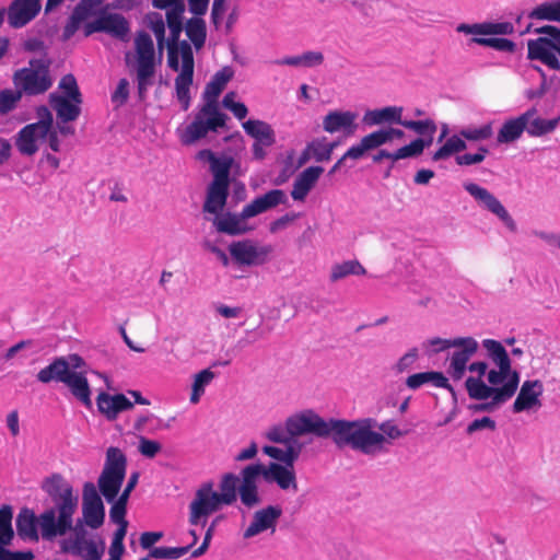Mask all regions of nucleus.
<instances>
[{
  "label": "nucleus",
  "mask_w": 560,
  "mask_h": 560,
  "mask_svg": "<svg viewBox=\"0 0 560 560\" xmlns=\"http://www.w3.org/2000/svg\"><path fill=\"white\" fill-rule=\"evenodd\" d=\"M373 422L363 420L347 422L345 419L320 417L313 409H304L289 416L283 424L270 427L265 435L284 447L265 445L264 454L278 463H270L267 482H275L282 491H298L294 464L303 450L313 443L312 434L317 438H330L339 448L350 447L362 454H371L380 448L384 439L371 431Z\"/></svg>",
  "instance_id": "1"
},
{
  "label": "nucleus",
  "mask_w": 560,
  "mask_h": 560,
  "mask_svg": "<svg viewBox=\"0 0 560 560\" xmlns=\"http://www.w3.org/2000/svg\"><path fill=\"white\" fill-rule=\"evenodd\" d=\"M103 0H80L63 26L61 40L68 42L82 27L85 37L105 33L120 42H128L130 22L119 13L107 12L100 7Z\"/></svg>",
  "instance_id": "2"
},
{
  "label": "nucleus",
  "mask_w": 560,
  "mask_h": 560,
  "mask_svg": "<svg viewBox=\"0 0 560 560\" xmlns=\"http://www.w3.org/2000/svg\"><path fill=\"white\" fill-rule=\"evenodd\" d=\"M40 489L46 493L51 506L43 511V523L45 533L48 530L62 529L66 534L72 528V516L74 515L79 497L74 493L73 486L59 472L45 477L40 482Z\"/></svg>",
  "instance_id": "3"
},
{
  "label": "nucleus",
  "mask_w": 560,
  "mask_h": 560,
  "mask_svg": "<svg viewBox=\"0 0 560 560\" xmlns=\"http://www.w3.org/2000/svg\"><path fill=\"white\" fill-rule=\"evenodd\" d=\"M231 78L232 71L229 68H223L215 72L206 84L202 94L205 104L194 121L186 127L184 136L186 143H192L203 138L209 131H217L225 126L228 116L219 110L218 97Z\"/></svg>",
  "instance_id": "4"
},
{
  "label": "nucleus",
  "mask_w": 560,
  "mask_h": 560,
  "mask_svg": "<svg viewBox=\"0 0 560 560\" xmlns=\"http://www.w3.org/2000/svg\"><path fill=\"white\" fill-rule=\"evenodd\" d=\"M126 455L118 447L110 446L106 452V460L97 479V487L106 502L112 504L109 518L115 524L128 522L126 520L128 503L117 499L126 477Z\"/></svg>",
  "instance_id": "5"
},
{
  "label": "nucleus",
  "mask_w": 560,
  "mask_h": 560,
  "mask_svg": "<svg viewBox=\"0 0 560 560\" xmlns=\"http://www.w3.org/2000/svg\"><path fill=\"white\" fill-rule=\"evenodd\" d=\"M36 380L43 384L62 383L69 388L72 396L88 409L93 406L92 389L88 377L83 373H71L66 357H55L48 365L37 372Z\"/></svg>",
  "instance_id": "6"
},
{
  "label": "nucleus",
  "mask_w": 560,
  "mask_h": 560,
  "mask_svg": "<svg viewBox=\"0 0 560 560\" xmlns=\"http://www.w3.org/2000/svg\"><path fill=\"white\" fill-rule=\"evenodd\" d=\"M538 38L527 40V58L537 60L549 69L560 71V28L553 25L537 27Z\"/></svg>",
  "instance_id": "7"
},
{
  "label": "nucleus",
  "mask_w": 560,
  "mask_h": 560,
  "mask_svg": "<svg viewBox=\"0 0 560 560\" xmlns=\"http://www.w3.org/2000/svg\"><path fill=\"white\" fill-rule=\"evenodd\" d=\"M208 155L213 180L209 184L203 202V210L215 211L228 201L230 186V171L233 163L232 158L215 156L211 151H203Z\"/></svg>",
  "instance_id": "8"
},
{
  "label": "nucleus",
  "mask_w": 560,
  "mask_h": 560,
  "mask_svg": "<svg viewBox=\"0 0 560 560\" xmlns=\"http://www.w3.org/2000/svg\"><path fill=\"white\" fill-rule=\"evenodd\" d=\"M465 387L470 398L478 400L489 399V401L471 404L469 409L472 412H492L510 400L517 390L510 386L490 385L483 380L472 377L466 380Z\"/></svg>",
  "instance_id": "9"
},
{
  "label": "nucleus",
  "mask_w": 560,
  "mask_h": 560,
  "mask_svg": "<svg viewBox=\"0 0 560 560\" xmlns=\"http://www.w3.org/2000/svg\"><path fill=\"white\" fill-rule=\"evenodd\" d=\"M482 347L487 357L495 368L487 373V381L490 385H503L518 388L520 373L512 369L511 359L503 345L494 339L482 340Z\"/></svg>",
  "instance_id": "10"
},
{
  "label": "nucleus",
  "mask_w": 560,
  "mask_h": 560,
  "mask_svg": "<svg viewBox=\"0 0 560 560\" xmlns=\"http://www.w3.org/2000/svg\"><path fill=\"white\" fill-rule=\"evenodd\" d=\"M30 67L19 69L13 74V83L21 95H40L52 86L50 62L46 59H31Z\"/></svg>",
  "instance_id": "11"
},
{
  "label": "nucleus",
  "mask_w": 560,
  "mask_h": 560,
  "mask_svg": "<svg viewBox=\"0 0 560 560\" xmlns=\"http://www.w3.org/2000/svg\"><path fill=\"white\" fill-rule=\"evenodd\" d=\"M15 528L16 534L20 539L26 541L37 542L39 540L38 528L40 529V536L46 541H52L55 538L59 536H65L66 533L62 529L48 530L49 533H45V527L43 523V512L37 516L33 509L27 506H23L20 509L16 517H15Z\"/></svg>",
  "instance_id": "12"
},
{
  "label": "nucleus",
  "mask_w": 560,
  "mask_h": 560,
  "mask_svg": "<svg viewBox=\"0 0 560 560\" xmlns=\"http://www.w3.org/2000/svg\"><path fill=\"white\" fill-rule=\"evenodd\" d=\"M224 505L219 498V493L213 491L212 483H203L195 494L194 500L190 502L189 523L191 525L206 526L207 517L220 510Z\"/></svg>",
  "instance_id": "13"
},
{
  "label": "nucleus",
  "mask_w": 560,
  "mask_h": 560,
  "mask_svg": "<svg viewBox=\"0 0 560 560\" xmlns=\"http://www.w3.org/2000/svg\"><path fill=\"white\" fill-rule=\"evenodd\" d=\"M226 202L215 211L203 210L205 220L211 223L212 229L220 234L237 236L245 232V207L240 212L225 210Z\"/></svg>",
  "instance_id": "14"
},
{
  "label": "nucleus",
  "mask_w": 560,
  "mask_h": 560,
  "mask_svg": "<svg viewBox=\"0 0 560 560\" xmlns=\"http://www.w3.org/2000/svg\"><path fill=\"white\" fill-rule=\"evenodd\" d=\"M454 351L450 357L447 374L454 380L459 381L464 377L469 360L479 349L478 341L472 337H457L453 341Z\"/></svg>",
  "instance_id": "15"
},
{
  "label": "nucleus",
  "mask_w": 560,
  "mask_h": 560,
  "mask_svg": "<svg viewBox=\"0 0 560 560\" xmlns=\"http://www.w3.org/2000/svg\"><path fill=\"white\" fill-rule=\"evenodd\" d=\"M247 137L252 139V155L256 161H262L276 143L272 126L259 119H247Z\"/></svg>",
  "instance_id": "16"
},
{
  "label": "nucleus",
  "mask_w": 560,
  "mask_h": 560,
  "mask_svg": "<svg viewBox=\"0 0 560 560\" xmlns=\"http://www.w3.org/2000/svg\"><path fill=\"white\" fill-rule=\"evenodd\" d=\"M82 514L85 524L92 529H97L104 524L105 506L101 492L97 491L96 486L91 481H86L83 485Z\"/></svg>",
  "instance_id": "17"
},
{
  "label": "nucleus",
  "mask_w": 560,
  "mask_h": 560,
  "mask_svg": "<svg viewBox=\"0 0 560 560\" xmlns=\"http://www.w3.org/2000/svg\"><path fill=\"white\" fill-rule=\"evenodd\" d=\"M465 190L480 202L488 211L495 214L511 231L516 230V224L500 200L488 189L475 183L464 184Z\"/></svg>",
  "instance_id": "18"
},
{
  "label": "nucleus",
  "mask_w": 560,
  "mask_h": 560,
  "mask_svg": "<svg viewBox=\"0 0 560 560\" xmlns=\"http://www.w3.org/2000/svg\"><path fill=\"white\" fill-rule=\"evenodd\" d=\"M283 510L278 504L266 505L253 513L252 521L247 526V537L257 536L262 533L273 535Z\"/></svg>",
  "instance_id": "19"
},
{
  "label": "nucleus",
  "mask_w": 560,
  "mask_h": 560,
  "mask_svg": "<svg viewBox=\"0 0 560 560\" xmlns=\"http://www.w3.org/2000/svg\"><path fill=\"white\" fill-rule=\"evenodd\" d=\"M544 394V385L539 380H527L521 385L516 399L512 409L514 413L524 411H537L541 408V396Z\"/></svg>",
  "instance_id": "20"
},
{
  "label": "nucleus",
  "mask_w": 560,
  "mask_h": 560,
  "mask_svg": "<svg viewBox=\"0 0 560 560\" xmlns=\"http://www.w3.org/2000/svg\"><path fill=\"white\" fill-rule=\"evenodd\" d=\"M42 0H13L5 8L8 23L12 28H22L33 21L40 11Z\"/></svg>",
  "instance_id": "21"
},
{
  "label": "nucleus",
  "mask_w": 560,
  "mask_h": 560,
  "mask_svg": "<svg viewBox=\"0 0 560 560\" xmlns=\"http://www.w3.org/2000/svg\"><path fill=\"white\" fill-rule=\"evenodd\" d=\"M96 406L100 413L108 421H114L120 412L131 410L133 402L121 393L110 395L101 392L96 397Z\"/></svg>",
  "instance_id": "22"
},
{
  "label": "nucleus",
  "mask_w": 560,
  "mask_h": 560,
  "mask_svg": "<svg viewBox=\"0 0 560 560\" xmlns=\"http://www.w3.org/2000/svg\"><path fill=\"white\" fill-rule=\"evenodd\" d=\"M220 501L230 505L236 501L237 494L241 503L245 504V467L241 468L238 475L225 474L220 483Z\"/></svg>",
  "instance_id": "23"
},
{
  "label": "nucleus",
  "mask_w": 560,
  "mask_h": 560,
  "mask_svg": "<svg viewBox=\"0 0 560 560\" xmlns=\"http://www.w3.org/2000/svg\"><path fill=\"white\" fill-rule=\"evenodd\" d=\"M535 115H537V109L532 107L522 115L504 121L498 132L497 142L503 144L511 143L520 139L523 132L526 130L529 119H532Z\"/></svg>",
  "instance_id": "24"
},
{
  "label": "nucleus",
  "mask_w": 560,
  "mask_h": 560,
  "mask_svg": "<svg viewBox=\"0 0 560 560\" xmlns=\"http://www.w3.org/2000/svg\"><path fill=\"white\" fill-rule=\"evenodd\" d=\"M357 114L350 110H332L323 118V129L335 133L342 131L346 136H352L357 131Z\"/></svg>",
  "instance_id": "25"
},
{
  "label": "nucleus",
  "mask_w": 560,
  "mask_h": 560,
  "mask_svg": "<svg viewBox=\"0 0 560 560\" xmlns=\"http://www.w3.org/2000/svg\"><path fill=\"white\" fill-rule=\"evenodd\" d=\"M137 69L155 70V49L151 36L140 31L135 38Z\"/></svg>",
  "instance_id": "26"
},
{
  "label": "nucleus",
  "mask_w": 560,
  "mask_h": 560,
  "mask_svg": "<svg viewBox=\"0 0 560 560\" xmlns=\"http://www.w3.org/2000/svg\"><path fill=\"white\" fill-rule=\"evenodd\" d=\"M457 32L474 35H510L514 27L510 22H485L475 24L462 23L457 26Z\"/></svg>",
  "instance_id": "27"
},
{
  "label": "nucleus",
  "mask_w": 560,
  "mask_h": 560,
  "mask_svg": "<svg viewBox=\"0 0 560 560\" xmlns=\"http://www.w3.org/2000/svg\"><path fill=\"white\" fill-rule=\"evenodd\" d=\"M287 201L285 192L282 189H272L265 195L255 198L247 205V218L258 215L270 209L276 208L280 203Z\"/></svg>",
  "instance_id": "28"
},
{
  "label": "nucleus",
  "mask_w": 560,
  "mask_h": 560,
  "mask_svg": "<svg viewBox=\"0 0 560 560\" xmlns=\"http://www.w3.org/2000/svg\"><path fill=\"white\" fill-rule=\"evenodd\" d=\"M43 139L42 130L28 124L16 133L15 147L22 155L32 156L38 151L37 141Z\"/></svg>",
  "instance_id": "29"
},
{
  "label": "nucleus",
  "mask_w": 560,
  "mask_h": 560,
  "mask_svg": "<svg viewBox=\"0 0 560 560\" xmlns=\"http://www.w3.org/2000/svg\"><path fill=\"white\" fill-rule=\"evenodd\" d=\"M427 384L436 388H446L452 390V386L450 385L447 377H445L442 372H420L411 374L406 378V386L412 390H417Z\"/></svg>",
  "instance_id": "30"
},
{
  "label": "nucleus",
  "mask_w": 560,
  "mask_h": 560,
  "mask_svg": "<svg viewBox=\"0 0 560 560\" xmlns=\"http://www.w3.org/2000/svg\"><path fill=\"white\" fill-rule=\"evenodd\" d=\"M49 102L57 113V118L63 124L75 120L81 114L82 103H75L57 93L49 95Z\"/></svg>",
  "instance_id": "31"
},
{
  "label": "nucleus",
  "mask_w": 560,
  "mask_h": 560,
  "mask_svg": "<svg viewBox=\"0 0 560 560\" xmlns=\"http://www.w3.org/2000/svg\"><path fill=\"white\" fill-rule=\"evenodd\" d=\"M404 131L396 128L378 129L375 130L361 139V148L358 152L371 151L382 147L383 144L392 141L394 138H402Z\"/></svg>",
  "instance_id": "32"
},
{
  "label": "nucleus",
  "mask_w": 560,
  "mask_h": 560,
  "mask_svg": "<svg viewBox=\"0 0 560 560\" xmlns=\"http://www.w3.org/2000/svg\"><path fill=\"white\" fill-rule=\"evenodd\" d=\"M363 420H369V421L373 422L370 428L371 431L373 433L381 435L384 439L380 448H377V451H375L374 453L366 454L368 456H373V455H376V454L383 452L385 448V444L387 443V438L395 440V439H398L404 435L402 431H400L399 428L390 420L384 421L380 424L373 418H362V419L346 420V421L347 422H359V421H363Z\"/></svg>",
  "instance_id": "33"
},
{
  "label": "nucleus",
  "mask_w": 560,
  "mask_h": 560,
  "mask_svg": "<svg viewBox=\"0 0 560 560\" xmlns=\"http://www.w3.org/2000/svg\"><path fill=\"white\" fill-rule=\"evenodd\" d=\"M369 126L381 125L383 122H402V107L388 106L381 109L369 110L363 118Z\"/></svg>",
  "instance_id": "34"
},
{
  "label": "nucleus",
  "mask_w": 560,
  "mask_h": 560,
  "mask_svg": "<svg viewBox=\"0 0 560 560\" xmlns=\"http://www.w3.org/2000/svg\"><path fill=\"white\" fill-rule=\"evenodd\" d=\"M324 62V55L320 51H305L299 56H289L275 61L279 66L306 67L320 66Z\"/></svg>",
  "instance_id": "35"
},
{
  "label": "nucleus",
  "mask_w": 560,
  "mask_h": 560,
  "mask_svg": "<svg viewBox=\"0 0 560 560\" xmlns=\"http://www.w3.org/2000/svg\"><path fill=\"white\" fill-rule=\"evenodd\" d=\"M185 32L196 50L203 47L207 38V26L205 20L199 16L189 19L186 22Z\"/></svg>",
  "instance_id": "36"
},
{
  "label": "nucleus",
  "mask_w": 560,
  "mask_h": 560,
  "mask_svg": "<svg viewBox=\"0 0 560 560\" xmlns=\"http://www.w3.org/2000/svg\"><path fill=\"white\" fill-rule=\"evenodd\" d=\"M13 506L2 504L0 506V547H8L14 538V529L12 527Z\"/></svg>",
  "instance_id": "37"
},
{
  "label": "nucleus",
  "mask_w": 560,
  "mask_h": 560,
  "mask_svg": "<svg viewBox=\"0 0 560 560\" xmlns=\"http://www.w3.org/2000/svg\"><path fill=\"white\" fill-rule=\"evenodd\" d=\"M467 149L466 141L458 135H453L447 138L444 144L432 155L433 161H441L448 159L451 155L459 153Z\"/></svg>",
  "instance_id": "38"
},
{
  "label": "nucleus",
  "mask_w": 560,
  "mask_h": 560,
  "mask_svg": "<svg viewBox=\"0 0 560 560\" xmlns=\"http://www.w3.org/2000/svg\"><path fill=\"white\" fill-rule=\"evenodd\" d=\"M185 8H175L166 12V24L170 30V37L167 44H180V34L183 32V13Z\"/></svg>",
  "instance_id": "39"
},
{
  "label": "nucleus",
  "mask_w": 560,
  "mask_h": 560,
  "mask_svg": "<svg viewBox=\"0 0 560 560\" xmlns=\"http://www.w3.org/2000/svg\"><path fill=\"white\" fill-rule=\"evenodd\" d=\"M272 253L273 247L270 244L247 241V266L264 264Z\"/></svg>",
  "instance_id": "40"
},
{
  "label": "nucleus",
  "mask_w": 560,
  "mask_h": 560,
  "mask_svg": "<svg viewBox=\"0 0 560 560\" xmlns=\"http://www.w3.org/2000/svg\"><path fill=\"white\" fill-rule=\"evenodd\" d=\"M349 276H366L365 268L358 260H347L336 264L331 269V280H338Z\"/></svg>",
  "instance_id": "41"
},
{
  "label": "nucleus",
  "mask_w": 560,
  "mask_h": 560,
  "mask_svg": "<svg viewBox=\"0 0 560 560\" xmlns=\"http://www.w3.org/2000/svg\"><path fill=\"white\" fill-rule=\"evenodd\" d=\"M528 16L533 20L560 22V0L544 2L537 5Z\"/></svg>",
  "instance_id": "42"
},
{
  "label": "nucleus",
  "mask_w": 560,
  "mask_h": 560,
  "mask_svg": "<svg viewBox=\"0 0 560 560\" xmlns=\"http://www.w3.org/2000/svg\"><path fill=\"white\" fill-rule=\"evenodd\" d=\"M560 121V117L553 119H544L536 117V115L529 119L526 131L532 137H541L549 132H552Z\"/></svg>",
  "instance_id": "43"
},
{
  "label": "nucleus",
  "mask_w": 560,
  "mask_h": 560,
  "mask_svg": "<svg viewBox=\"0 0 560 560\" xmlns=\"http://www.w3.org/2000/svg\"><path fill=\"white\" fill-rule=\"evenodd\" d=\"M336 145V142H327L326 138L315 139L308 143V151H312L316 162H324L330 160Z\"/></svg>",
  "instance_id": "44"
},
{
  "label": "nucleus",
  "mask_w": 560,
  "mask_h": 560,
  "mask_svg": "<svg viewBox=\"0 0 560 560\" xmlns=\"http://www.w3.org/2000/svg\"><path fill=\"white\" fill-rule=\"evenodd\" d=\"M459 135L467 141L488 140L493 135L492 124L488 122L480 127H466L459 130Z\"/></svg>",
  "instance_id": "45"
},
{
  "label": "nucleus",
  "mask_w": 560,
  "mask_h": 560,
  "mask_svg": "<svg viewBox=\"0 0 560 560\" xmlns=\"http://www.w3.org/2000/svg\"><path fill=\"white\" fill-rule=\"evenodd\" d=\"M192 79L185 75H177L175 79L176 97L184 110H187L190 106V85L192 84Z\"/></svg>",
  "instance_id": "46"
},
{
  "label": "nucleus",
  "mask_w": 560,
  "mask_h": 560,
  "mask_svg": "<svg viewBox=\"0 0 560 560\" xmlns=\"http://www.w3.org/2000/svg\"><path fill=\"white\" fill-rule=\"evenodd\" d=\"M59 89L63 91L65 97L75 103H82V94L73 74L68 73L63 75L59 81Z\"/></svg>",
  "instance_id": "47"
},
{
  "label": "nucleus",
  "mask_w": 560,
  "mask_h": 560,
  "mask_svg": "<svg viewBox=\"0 0 560 560\" xmlns=\"http://www.w3.org/2000/svg\"><path fill=\"white\" fill-rule=\"evenodd\" d=\"M401 126L415 131L420 136H434L438 126L433 119L402 120Z\"/></svg>",
  "instance_id": "48"
},
{
  "label": "nucleus",
  "mask_w": 560,
  "mask_h": 560,
  "mask_svg": "<svg viewBox=\"0 0 560 560\" xmlns=\"http://www.w3.org/2000/svg\"><path fill=\"white\" fill-rule=\"evenodd\" d=\"M179 50L183 63L178 75L194 78V52L191 44L187 40H182L179 44Z\"/></svg>",
  "instance_id": "49"
},
{
  "label": "nucleus",
  "mask_w": 560,
  "mask_h": 560,
  "mask_svg": "<svg viewBox=\"0 0 560 560\" xmlns=\"http://www.w3.org/2000/svg\"><path fill=\"white\" fill-rule=\"evenodd\" d=\"M191 548V545L184 547H166L161 546L156 547L150 552V557H154V559H179L184 555H186Z\"/></svg>",
  "instance_id": "50"
},
{
  "label": "nucleus",
  "mask_w": 560,
  "mask_h": 560,
  "mask_svg": "<svg viewBox=\"0 0 560 560\" xmlns=\"http://www.w3.org/2000/svg\"><path fill=\"white\" fill-rule=\"evenodd\" d=\"M419 359V351L416 347L410 348L406 353H404L397 362L392 366V371L395 374H402L411 370L415 363Z\"/></svg>",
  "instance_id": "51"
},
{
  "label": "nucleus",
  "mask_w": 560,
  "mask_h": 560,
  "mask_svg": "<svg viewBox=\"0 0 560 560\" xmlns=\"http://www.w3.org/2000/svg\"><path fill=\"white\" fill-rule=\"evenodd\" d=\"M471 42L481 46H487L494 48L499 51H514L515 44L508 38H497V37H474Z\"/></svg>",
  "instance_id": "52"
},
{
  "label": "nucleus",
  "mask_w": 560,
  "mask_h": 560,
  "mask_svg": "<svg viewBox=\"0 0 560 560\" xmlns=\"http://www.w3.org/2000/svg\"><path fill=\"white\" fill-rule=\"evenodd\" d=\"M21 97V91H18V89H5L0 91V114L5 115L12 112L16 107Z\"/></svg>",
  "instance_id": "53"
},
{
  "label": "nucleus",
  "mask_w": 560,
  "mask_h": 560,
  "mask_svg": "<svg viewBox=\"0 0 560 560\" xmlns=\"http://www.w3.org/2000/svg\"><path fill=\"white\" fill-rule=\"evenodd\" d=\"M489 154V149L485 145H480L475 153H464L455 158V162L459 166H470L479 164L485 161Z\"/></svg>",
  "instance_id": "54"
},
{
  "label": "nucleus",
  "mask_w": 560,
  "mask_h": 560,
  "mask_svg": "<svg viewBox=\"0 0 560 560\" xmlns=\"http://www.w3.org/2000/svg\"><path fill=\"white\" fill-rule=\"evenodd\" d=\"M423 152V143L420 139H415L409 144L404 145L393 152V162H396L401 159H408L412 156H418Z\"/></svg>",
  "instance_id": "55"
},
{
  "label": "nucleus",
  "mask_w": 560,
  "mask_h": 560,
  "mask_svg": "<svg viewBox=\"0 0 560 560\" xmlns=\"http://www.w3.org/2000/svg\"><path fill=\"white\" fill-rule=\"evenodd\" d=\"M38 121L33 122L36 128L42 130V138H46L49 130L52 128L54 118L47 106H39L36 110Z\"/></svg>",
  "instance_id": "56"
},
{
  "label": "nucleus",
  "mask_w": 560,
  "mask_h": 560,
  "mask_svg": "<svg viewBox=\"0 0 560 560\" xmlns=\"http://www.w3.org/2000/svg\"><path fill=\"white\" fill-rule=\"evenodd\" d=\"M154 74L155 70L137 69V89L140 100L145 97L149 86L153 84Z\"/></svg>",
  "instance_id": "57"
},
{
  "label": "nucleus",
  "mask_w": 560,
  "mask_h": 560,
  "mask_svg": "<svg viewBox=\"0 0 560 560\" xmlns=\"http://www.w3.org/2000/svg\"><path fill=\"white\" fill-rule=\"evenodd\" d=\"M323 172L324 168L322 166H310L301 172V174L295 179L302 185L312 189Z\"/></svg>",
  "instance_id": "58"
},
{
  "label": "nucleus",
  "mask_w": 560,
  "mask_h": 560,
  "mask_svg": "<svg viewBox=\"0 0 560 560\" xmlns=\"http://www.w3.org/2000/svg\"><path fill=\"white\" fill-rule=\"evenodd\" d=\"M138 450L144 457L154 458L161 452L162 445L158 441L140 436Z\"/></svg>",
  "instance_id": "59"
},
{
  "label": "nucleus",
  "mask_w": 560,
  "mask_h": 560,
  "mask_svg": "<svg viewBox=\"0 0 560 560\" xmlns=\"http://www.w3.org/2000/svg\"><path fill=\"white\" fill-rule=\"evenodd\" d=\"M236 94L229 92L222 100L224 108L230 109L240 120L245 118V104L235 102Z\"/></svg>",
  "instance_id": "60"
},
{
  "label": "nucleus",
  "mask_w": 560,
  "mask_h": 560,
  "mask_svg": "<svg viewBox=\"0 0 560 560\" xmlns=\"http://www.w3.org/2000/svg\"><path fill=\"white\" fill-rule=\"evenodd\" d=\"M453 341L454 339H443L440 337H435L424 341L422 343V347L428 351L429 354H433L452 348L454 346Z\"/></svg>",
  "instance_id": "61"
},
{
  "label": "nucleus",
  "mask_w": 560,
  "mask_h": 560,
  "mask_svg": "<svg viewBox=\"0 0 560 560\" xmlns=\"http://www.w3.org/2000/svg\"><path fill=\"white\" fill-rule=\"evenodd\" d=\"M148 27L153 32L154 36L165 35V22L161 13L149 12L145 15Z\"/></svg>",
  "instance_id": "62"
},
{
  "label": "nucleus",
  "mask_w": 560,
  "mask_h": 560,
  "mask_svg": "<svg viewBox=\"0 0 560 560\" xmlns=\"http://www.w3.org/2000/svg\"><path fill=\"white\" fill-rule=\"evenodd\" d=\"M163 537V532H143L139 537V546L141 549L151 552V550L156 548L155 544L159 542Z\"/></svg>",
  "instance_id": "63"
},
{
  "label": "nucleus",
  "mask_w": 560,
  "mask_h": 560,
  "mask_svg": "<svg viewBox=\"0 0 560 560\" xmlns=\"http://www.w3.org/2000/svg\"><path fill=\"white\" fill-rule=\"evenodd\" d=\"M34 553L32 550L26 551H11L7 547H0V560H33Z\"/></svg>",
  "instance_id": "64"
}]
</instances>
